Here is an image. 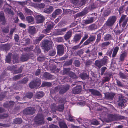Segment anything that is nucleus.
Masks as SVG:
<instances>
[{
	"mask_svg": "<svg viewBox=\"0 0 128 128\" xmlns=\"http://www.w3.org/2000/svg\"><path fill=\"white\" fill-rule=\"evenodd\" d=\"M96 8L94 3H92L89 6L86 7L82 11L78 14L77 15L78 16H84L91 10Z\"/></svg>",
	"mask_w": 128,
	"mask_h": 128,
	"instance_id": "obj_1",
	"label": "nucleus"
},
{
	"mask_svg": "<svg viewBox=\"0 0 128 128\" xmlns=\"http://www.w3.org/2000/svg\"><path fill=\"white\" fill-rule=\"evenodd\" d=\"M117 19L116 16H110L108 18L105 24V25L108 27L113 26Z\"/></svg>",
	"mask_w": 128,
	"mask_h": 128,
	"instance_id": "obj_2",
	"label": "nucleus"
},
{
	"mask_svg": "<svg viewBox=\"0 0 128 128\" xmlns=\"http://www.w3.org/2000/svg\"><path fill=\"white\" fill-rule=\"evenodd\" d=\"M108 58L106 56H105L100 60H97L95 62V65L99 68L102 66L105 65L107 63Z\"/></svg>",
	"mask_w": 128,
	"mask_h": 128,
	"instance_id": "obj_3",
	"label": "nucleus"
},
{
	"mask_svg": "<svg viewBox=\"0 0 128 128\" xmlns=\"http://www.w3.org/2000/svg\"><path fill=\"white\" fill-rule=\"evenodd\" d=\"M124 116H121L119 114L113 115L110 114L108 116V118L109 121L108 122L114 120H122L124 119Z\"/></svg>",
	"mask_w": 128,
	"mask_h": 128,
	"instance_id": "obj_4",
	"label": "nucleus"
},
{
	"mask_svg": "<svg viewBox=\"0 0 128 128\" xmlns=\"http://www.w3.org/2000/svg\"><path fill=\"white\" fill-rule=\"evenodd\" d=\"M52 43V41L46 40L42 42V46L46 51H48L51 48Z\"/></svg>",
	"mask_w": 128,
	"mask_h": 128,
	"instance_id": "obj_5",
	"label": "nucleus"
},
{
	"mask_svg": "<svg viewBox=\"0 0 128 128\" xmlns=\"http://www.w3.org/2000/svg\"><path fill=\"white\" fill-rule=\"evenodd\" d=\"M36 122L38 125L44 124V118L42 114H38L35 117Z\"/></svg>",
	"mask_w": 128,
	"mask_h": 128,
	"instance_id": "obj_6",
	"label": "nucleus"
},
{
	"mask_svg": "<svg viewBox=\"0 0 128 128\" xmlns=\"http://www.w3.org/2000/svg\"><path fill=\"white\" fill-rule=\"evenodd\" d=\"M36 111L35 108L33 107H28L24 110L23 113L24 114L31 116L34 114Z\"/></svg>",
	"mask_w": 128,
	"mask_h": 128,
	"instance_id": "obj_7",
	"label": "nucleus"
},
{
	"mask_svg": "<svg viewBox=\"0 0 128 128\" xmlns=\"http://www.w3.org/2000/svg\"><path fill=\"white\" fill-rule=\"evenodd\" d=\"M41 83L40 80L39 78H36L30 82L29 86L31 88H34L38 87L40 85Z\"/></svg>",
	"mask_w": 128,
	"mask_h": 128,
	"instance_id": "obj_8",
	"label": "nucleus"
},
{
	"mask_svg": "<svg viewBox=\"0 0 128 128\" xmlns=\"http://www.w3.org/2000/svg\"><path fill=\"white\" fill-rule=\"evenodd\" d=\"M97 19V17L95 16H92L89 18L88 19L84 20L83 22V24L86 25L93 23Z\"/></svg>",
	"mask_w": 128,
	"mask_h": 128,
	"instance_id": "obj_9",
	"label": "nucleus"
},
{
	"mask_svg": "<svg viewBox=\"0 0 128 128\" xmlns=\"http://www.w3.org/2000/svg\"><path fill=\"white\" fill-rule=\"evenodd\" d=\"M70 88V86L68 84L60 86L59 94H63L69 90Z\"/></svg>",
	"mask_w": 128,
	"mask_h": 128,
	"instance_id": "obj_10",
	"label": "nucleus"
},
{
	"mask_svg": "<svg viewBox=\"0 0 128 128\" xmlns=\"http://www.w3.org/2000/svg\"><path fill=\"white\" fill-rule=\"evenodd\" d=\"M104 75L105 76L103 77L102 82V83L103 84L109 81L111 77L112 76V74L111 73L108 72L105 73Z\"/></svg>",
	"mask_w": 128,
	"mask_h": 128,
	"instance_id": "obj_11",
	"label": "nucleus"
},
{
	"mask_svg": "<svg viewBox=\"0 0 128 128\" xmlns=\"http://www.w3.org/2000/svg\"><path fill=\"white\" fill-rule=\"evenodd\" d=\"M126 100L125 99L124 96L122 95H120L118 97V100L117 101L119 106L122 107L124 106V104Z\"/></svg>",
	"mask_w": 128,
	"mask_h": 128,
	"instance_id": "obj_12",
	"label": "nucleus"
},
{
	"mask_svg": "<svg viewBox=\"0 0 128 128\" xmlns=\"http://www.w3.org/2000/svg\"><path fill=\"white\" fill-rule=\"evenodd\" d=\"M36 22L38 24L42 23L45 20V18L42 15L40 14L37 15L36 17Z\"/></svg>",
	"mask_w": 128,
	"mask_h": 128,
	"instance_id": "obj_13",
	"label": "nucleus"
},
{
	"mask_svg": "<svg viewBox=\"0 0 128 128\" xmlns=\"http://www.w3.org/2000/svg\"><path fill=\"white\" fill-rule=\"evenodd\" d=\"M58 54L61 56L63 54L64 51V48L62 45H59L57 47Z\"/></svg>",
	"mask_w": 128,
	"mask_h": 128,
	"instance_id": "obj_14",
	"label": "nucleus"
},
{
	"mask_svg": "<svg viewBox=\"0 0 128 128\" xmlns=\"http://www.w3.org/2000/svg\"><path fill=\"white\" fill-rule=\"evenodd\" d=\"M115 94L113 93H104L105 98L110 100H112L115 96Z\"/></svg>",
	"mask_w": 128,
	"mask_h": 128,
	"instance_id": "obj_15",
	"label": "nucleus"
},
{
	"mask_svg": "<svg viewBox=\"0 0 128 128\" xmlns=\"http://www.w3.org/2000/svg\"><path fill=\"white\" fill-rule=\"evenodd\" d=\"M82 91V87L80 85H78L74 88L72 89V93L76 94L80 93Z\"/></svg>",
	"mask_w": 128,
	"mask_h": 128,
	"instance_id": "obj_16",
	"label": "nucleus"
},
{
	"mask_svg": "<svg viewBox=\"0 0 128 128\" xmlns=\"http://www.w3.org/2000/svg\"><path fill=\"white\" fill-rule=\"evenodd\" d=\"M96 39L95 36H90L88 38L83 44L84 46H86L89 44L90 42L95 40Z\"/></svg>",
	"mask_w": 128,
	"mask_h": 128,
	"instance_id": "obj_17",
	"label": "nucleus"
},
{
	"mask_svg": "<svg viewBox=\"0 0 128 128\" xmlns=\"http://www.w3.org/2000/svg\"><path fill=\"white\" fill-rule=\"evenodd\" d=\"M89 92L94 96H100L101 95L100 93L98 91L94 89H89L88 90Z\"/></svg>",
	"mask_w": 128,
	"mask_h": 128,
	"instance_id": "obj_18",
	"label": "nucleus"
},
{
	"mask_svg": "<svg viewBox=\"0 0 128 128\" xmlns=\"http://www.w3.org/2000/svg\"><path fill=\"white\" fill-rule=\"evenodd\" d=\"M72 34V32L71 30H70L65 34L64 38L66 40H68L71 37Z\"/></svg>",
	"mask_w": 128,
	"mask_h": 128,
	"instance_id": "obj_19",
	"label": "nucleus"
},
{
	"mask_svg": "<svg viewBox=\"0 0 128 128\" xmlns=\"http://www.w3.org/2000/svg\"><path fill=\"white\" fill-rule=\"evenodd\" d=\"M62 12V10L60 9L57 8L56 10L52 13V16L53 18H55L56 15L61 14Z\"/></svg>",
	"mask_w": 128,
	"mask_h": 128,
	"instance_id": "obj_20",
	"label": "nucleus"
},
{
	"mask_svg": "<svg viewBox=\"0 0 128 128\" xmlns=\"http://www.w3.org/2000/svg\"><path fill=\"white\" fill-rule=\"evenodd\" d=\"M53 7L52 6H49L48 7L44 9L43 12L47 14H50L53 10Z\"/></svg>",
	"mask_w": 128,
	"mask_h": 128,
	"instance_id": "obj_21",
	"label": "nucleus"
},
{
	"mask_svg": "<svg viewBox=\"0 0 128 128\" xmlns=\"http://www.w3.org/2000/svg\"><path fill=\"white\" fill-rule=\"evenodd\" d=\"M12 59L14 63H18L20 61V58L18 55L17 54L12 55Z\"/></svg>",
	"mask_w": 128,
	"mask_h": 128,
	"instance_id": "obj_22",
	"label": "nucleus"
},
{
	"mask_svg": "<svg viewBox=\"0 0 128 128\" xmlns=\"http://www.w3.org/2000/svg\"><path fill=\"white\" fill-rule=\"evenodd\" d=\"M58 124L60 128H68L65 121L64 120L60 121Z\"/></svg>",
	"mask_w": 128,
	"mask_h": 128,
	"instance_id": "obj_23",
	"label": "nucleus"
},
{
	"mask_svg": "<svg viewBox=\"0 0 128 128\" xmlns=\"http://www.w3.org/2000/svg\"><path fill=\"white\" fill-rule=\"evenodd\" d=\"M80 76L83 80H85L88 79L89 78V74L85 72L81 73L80 75Z\"/></svg>",
	"mask_w": 128,
	"mask_h": 128,
	"instance_id": "obj_24",
	"label": "nucleus"
},
{
	"mask_svg": "<svg viewBox=\"0 0 128 128\" xmlns=\"http://www.w3.org/2000/svg\"><path fill=\"white\" fill-rule=\"evenodd\" d=\"M81 35L80 34H76L73 38V42H76L78 41L81 38Z\"/></svg>",
	"mask_w": 128,
	"mask_h": 128,
	"instance_id": "obj_25",
	"label": "nucleus"
},
{
	"mask_svg": "<svg viewBox=\"0 0 128 128\" xmlns=\"http://www.w3.org/2000/svg\"><path fill=\"white\" fill-rule=\"evenodd\" d=\"M12 53H8L6 56L5 61L6 62L8 63H10L11 61Z\"/></svg>",
	"mask_w": 128,
	"mask_h": 128,
	"instance_id": "obj_26",
	"label": "nucleus"
},
{
	"mask_svg": "<svg viewBox=\"0 0 128 128\" xmlns=\"http://www.w3.org/2000/svg\"><path fill=\"white\" fill-rule=\"evenodd\" d=\"M43 76L46 79L50 80L52 79V76L50 74L47 72H45L43 74Z\"/></svg>",
	"mask_w": 128,
	"mask_h": 128,
	"instance_id": "obj_27",
	"label": "nucleus"
},
{
	"mask_svg": "<svg viewBox=\"0 0 128 128\" xmlns=\"http://www.w3.org/2000/svg\"><path fill=\"white\" fill-rule=\"evenodd\" d=\"M54 109L58 111H62L64 109V106L63 104H59L58 106L55 107Z\"/></svg>",
	"mask_w": 128,
	"mask_h": 128,
	"instance_id": "obj_28",
	"label": "nucleus"
},
{
	"mask_svg": "<svg viewBox=\"0 0 128 128\" xmlns=\"http://www.w3.org/2000/svg\"><path fill=\"white\" fill-rule=\"evenodd\" d=\"M35 28L34 26H30L28 30V32L29 33L31 34H33L35 33Z\"/></svg>",
	"mask_w": 128,
	"mask_h": 128,
	"instance_id": "obj_29",
	"label": "nucleus"
},
{
	"mask_svg": "<svg viewBox=\"0 0 128 128\" xmlns=\"http://www.w3.org/2000/svg\"><path fill=\"white\" fill-rule=\"evenodd\" d=\"M28 80V79L27 78H25L20 81L17 82L18 84H25L26 83Z\"/></svg>",
	"mask_w": 128,
	"mask_h": 128,
	"instance_id": "obj_30",
	"label": "nucleus"
},
{
	"mask_svg": "<svg viewBox=\"0 0 128 128\" xmlns=\"http://www.w3.org/2000/svg\"><path fill=\"white\" fill-rule=\"evenodd\" d=\"M29 58V57L28 55H23L20 58V60L22 62L27 61Z\"/></svg>",
	"mask_w": 128,
	"mask_h": 128,
	"instance_id": "obj_31",
	"label": "nucleus"
},
{
	"mask_svg": "<svg viewBox=\"0 0 128 128\" xmlns=\"http://www.w3.org/2000/svg\"><path fill=\"white\" fill-rule=\"evenodd\" d=\"M44 95V94L42 92H38L36 94V97L38 98H40Z\"/></svg>",
	"mask_w": 128,
	"mask_h": 128,
	"instance_id": "obj_32",
	"label": "nucleus"
},
{
	"mask_svg": "<svg viewBox=\"0 0 128 128\" xmlns=\"http://www.w3.org/2000/svg\"><path fill=\"white\" fill-rule=\"evenodd\" d=\"M88 2V0H80L78 3V6H81L84 5L85 4Z\"/></svg>",
	"mask_w": 128,
	"mask_h": 128,
	"instance_id": "obj_33",
	"label": "nucleus"
},
{
	"mask_svg": "<svg viewBox=\"0 0 128 128\" xmlns=\"http://www.w3.org/2000/svg\"><path fill=\"white\" fill-rule=\"evenodd\" d=\"M102 36V34L99 33L97 35V38L96 39L94 45H97L98 43L100 41Z\"/></svg>",
	"mask_w": 128,
	"mask_h": 128,
	"instance_id": "obj_34",
	"label": "nucleus"
},
{
	"mask_svg": "<svg viewBox=\"0 0 128 128\" xmlns=\"http://www.w3.org/2000/svg\"><path fill=\"white\" fill-rule=\"evenodd\" d=\"M22 74H19L17 75H16L12 78V80L16 81L20 78L22 76Z\"/></svg>",
	"mask_w": 128,
	"mask_h": 128,
	"instance_id": "obj_35",
	"label": "nucleus"
},
{
	"mask_svg": "<svg viewBox=\"0 0 128 128\" xmlns=\"http://www.w3.org/2000/svg\"><path fill=\"white\" fill-rule=\"evenodd\" d=\"M26 20L28 23H31L33 22L34 20V18L31 16H27L26 18Z\"/></svg>",
	"mask_w": 128,
	"mask_h": 128,
	"instance_id": "obj_36",
	"label": "nucleus"
},
{
	"mask_svg": "<svg viewBox=\"0 0 128 128\" xmlns=\"http://www.w3.org/2000/svg\"><path fill=\"white\" fill-rule=\"evenodd\" d=\"M127 54L126 52H124L121 54L120 58V59L121 61L122 62L124 60V58L126 57Z\"/></svg>",
	"mask_w": 128,
	"mask_h": 128,
	"instance_id": "obj_37",
	"label": "nucleus"
},
{
	"mask_svg": "<svg viewBox=\"0 0 128 128\" xmlns=\"http://www.w3.org/2000/svg\"><path fill=\"white\" fill-rule=\"evenodd\" d=\"M4 12L6 14H11L12 15H14V13L12 10H11V9L9 8H6L4 9Z\"/></svg>",
	"mask_w": 128,
	"mask_h": 128,
	"instance_id": "obj_38",
	"label": "nucleus"
},
{
	"mask_svg": "<svg viewBox=\"0 0 128 128\" xmlns=\"http://www.w3.org/2000/svg\"><path fill=\"white\" fill-rule=\"evenodd\" d=\"M22 122V119L20 118H16L14 120V122L16 124H20Z\"/></svg>",
	"mask_w": 128,
	"mask_h": 128,
	"instance_id": "obj_39",
	"label": "nucleus"
},
{
	"mask_svg": "<svg viewBox=\"0 0 128 128\" xmlns=\"http://www.w3.org/2000/svg\"><path fill=\"white\" fill-rule=\"evenodd\" d=\"M112 36L110 34H108L104 36V41H107L112 40Z\"/></svg>",
	"mask_w": 128,
	"mask_h": 128,
	"instance_id": "obj_40",
	"label": "nucleus"
},
{
	"mask_svg": "<svg viewBox=\"0 0 128 128\" xmlns=\"http://www.w3.org/2000/svg\"><path fill=\"white\" fill-rule=\"evenodd\" d=\"M16 68L14 69L13 72L14 74H16L20 73L22 71V67H20L18 69H16Z\"/></svg>",
	"mask_w": 128,
	"mask_h": 128,
	"instance_id": "obj_41",
	"label": "nucleus"
},
{
	"mask_svg": "<svg viewBox=\"0 0 128 128\" xmlns=\"http://www.w3.org/2000/svg\"><path fill=\"white\" fill-rule=\"evenodd\" d=\"M118 49L119 48L118 46H116L115 48L112 55V58H114L116 56L118 50Z\"/></svg>",
	"mask_w": 128,
	"mask_h": 128,
	"instance_id": "obj_42",
	"label": "nucleus"
},
{
	"mask_svg": "<svg viewBox=\"0 0 128 128\" xmlns=\"http://www.w3.org/2000/svg\"><path fill=\"white\" fill-rule=\"evenodd\" d=\"M97 26L94 24H92L89 26L88 29L91 30H95L97 28Z\"/></svg>",
	"mask_w": 128,
	"mask_h": 128,
	"instance_id": "obj_43",
	"label": "nucleus"
},
{
	"mask_svg": "<svg viewBox=\"0 0 128 128\" xmlns=\"http://www.w3.org/2000/svg\"><path fill=\"white\" fill-rule=\"evenodd\" d=\"M52 84L50 82H43L41 86L43 87L45 86H50L52 85Z\"/></svg>",
	"mask_w": 128,
	"mask_h": 128,
	"instance_id": "obj_44",
	"label": "nucleus"
},
{
	"mask_svg": "<svg viewBox=\"0 0 128 128\" xmlns=\"http://www.w3.org/2000/svg\"><path fill=\"white\" fill-rule=\"evenodd\" d=\"M0 47L3 48L6 50H8L10 48V45L9 44L2 45Z\"/></svg>",
	"mask_w": 128,
	"mask_h": 128,
	"instance_id": "obj_45",
	"label": "nucleus"
},
{
	"mask_svg": "<svg viewBox=\"0 0 128 128\" xmlns=\"http://www.w3.org/2000/svg\"><path fill=\"white\" fill-rule=\"evenodd\" d=\"M69 76L71 78L74 79H77L78 78V76H76L75 74L72 72H70Z\"/></svg>",
	"mask_w": 128,
	"mask_h": 128,
	"instance_id": "obj_46",
	"label": "nucleus"
},
{
	"mask_svg": "<svg viewBox=\"0 0 128 128\" xmlns=\"http://www.w3.org/2000/svg\"><path fill=\"white\" fill-rule=\"evenodd\" d=\"M44 35L43 34H41L36 39L35 41L36 42V44L38 43L40 41H41L42 39L44 37Z\"/></svg>",
	"mask_w": 128,
	"mask_h": 128,
	"instance_id": "obj_47",
	"label": "nucleus"
},
{
	"mask_svg": "<svg viewBox=\"0 0 128 128\" xmlns=\"http://www.w3.org/2000/svg\"><path fill=\"white\" fill-rule=\"evenodd\" d=\"M49 55L50 56H54L56 54V51L55 50H50L49 52Z\"/></svg>",
	"mask_w": 128,
	"mask_h": 128,
	"instance_id": "obj_48",
	"label": "nucleus"
},
{
	"mask_svg": "<svg viewBox=\"0 0 128 128\" xmlns=\"http://www.w3.org/2000/svg\"><path fill=\"white\" fill-rule=\"evenodd\" d=\"M73 61L72 59L68 60L66 61L64 64V65L65 66H68L71 65Z\"/></svg>",
	"mask_w": 128,
	"mask_h": 128,
	"instance_id": "obj_49",
	"label": "nucleus"
},
{
	"mask_svg": "<svg viewBox=\"0 0 128 128\" xmlns=\"http://www.w3.org/2000/svg\"><path fill=\"white\" fill-rule=\"evenodd\" d=\"M30 40L29 38L24 39L23 40L22 42L24 43V44H30Z\"/></svg>",
	"mask_w": 128,
	"mask_h": 128,
	"instance_id": "obj_50",
	"label": "nucleus"
},
{
	"mask_svg": "<svg viewBox=\"0 0 128 128\" xmlns=\"http://www.w3.org/2000/svg\"><path fill=\"white\" fill-rule=\"evenodd\" d=\"M110 13V11L107 10H104L102 14V15L104 17H106L108 16Z\"/></svg>",
	"mask_w": 128,
	"mask_h": 128,
	"instance_id": "obj_51",
	"label": "nucleus"
},
{
	"mask_svg": "<svg viewBox=\"0 0 128 128\" xmlns=\"http://www.w3.org/2000/svg\"><path fill=\"white\" fill-rule=\"evenodd\" d=\"M126 16L125 15H122L119 21V23L120 24H121L122 22L124 21L125 20H126Z\"/></svg>",
	"mask_w": 128,
	"mask_h": 128,
	"instance_id": "obj_52",
	"label": "nucleus"
},
{
	"mask_svg": "<svg viewBox=\"0 0 128 128\" xmlns=\"http://www.w3.org/2000/svg\"><path fill=\"white\" fill-rule=\"evenodd\" d=\"M116 82L117 84L116 85L118 86L122 87H123L124 86V85L120 81L117 79H116Z\"/></svg>",
	"mask_w": 128,
	"mask_h": 128,
	"instance_id": "obj_53",
	"label": "nucleus"
},
{
	"mask_svg": "<svg viewBox=\"0 0 128 128\" xmlns=\"http://www.w3.org/2000/svg\"><path fill=\"white\" fill-rule=\"evenodd\" d=\"M33 94L31 92H28L26 94V97L29 98H31L33 96Z\"/></svg>",
	"mask_w": 128,
	"mask_h": 128,
	"instance_id": "obj_54",
	"label": "nucleus"
},
{
	"mask_svg": "<svg viewBox=\"0 0 128 128\" xmlns=\"http://www.w3.org/2000/svg\"><path fill=\"white\" fill-rule=\"evenodd\" d=\"M92 124L95 125H97L99 124L98 121L96 119L93 120L91 122Z\"/></svg>",
	"mask_w": 128,
	"mask_h": 128,
	"instance_id": "obj_55",
	"label": "nucleus"
},
{
	"mask_svg": "<svg viewBox=\"0 0 128 128\" xmlns=\"http://www.w3.org/2000/svg\"><path fill=\"white\" fill-rule=\"evenodd\" d=\"M54 24L53 23H51L48 25L46 28L50 31L52 28L54 26Z\"/></svg>",
	"mask_w": 128,
	"mask_h": 128,
	"instance_id": "obj_56",
	"label": "nucleus"
},
{
	"mask_svg": "<svg viewBox=\"0 0 128 128\" xmlns=\"http://www.w3.org/2000/svg\"><path fill=\"white\" fill-rule=\"evenodd\" d=\"M6 23L5 18L0 19V23L3 25L5 24Z\"/></svg>",
	"mask_w": 128,
	"mask_h": 128,
	"instance_id": "obj_57",
	"label": "nucleus"
},
{
	"mask_svg": "<svg viewBox=\"0 0 128 128\" xmlns=\"http://www.w3.org/2000/svg\"><path fill=\"white\" fill-rule=\"evenodd\" d=\"M70 68H64L63 70V74H69L70 72Z\"/></svg>",
	"mask_w": 128,
	"mask_h": 128,
	"instance_id": "obj_58",
	"label": "nucleus"
},
{
	"mask_svg": "<svg viewBox=\"0 0 128 128\" xmlns=\"http://www.w3.org/2000/svg\"><path fill=\"white\" fill-rule=\"evenodd\" d=\"M88 38V35L87 34H85L83 38H82V40L81 41V42H80L79 44L80 45L83 42L84 40H86Z\"/></svg>",
	"mask_w": 128,
	"mask_h": 128,
	"instance_id": "obj_59",
	"label": "nucleus"
},
{
	"mask_svg": "<svg viewBox=\"0 0 128 128\" xmlns=\"http://www.w3.org/2000/svg\"><path fill=\"white\" fill-rule=\"evenodd\" d=\"M107 69L106 68V67L104 66L101 68L100 69L101 75H102L104 72L105 70Z\"/></svg>",
	"mask_w": 128,
	"mask_h": 128,
	"instance_id": "obj_60",
	"label": "nucleus"
},
{
	"mask_svg": "<svg viewBox=\"0 0 128 128\" xmlns=\"http://www.w3.org/2000/svg\"><path fill=\"white\" fill-rule=\"evenodd\" d=\"M74 64L77 67H79L80 64V61L78 60H76L74 61Z\"/></svg>",
	"mask_w": 128,
	"mask_h": 128,
	"instance_id": "obj_61",
	"label": "nucleus"
},
{
	"mask_svg": "<svg viewBox=\"0 0 128 128\" xmlns=\"http://www.w3.org/2000/svg\"><path fill=\"white\" fill-rule=\"evenodd\" d=\"M54 34L55 35H58L62 34L60 29L57 30L54 32Z\"/></svg>",
	"mask_w": 128,
	"mask_h": 128,
	"instance_id": "obj_62",
	"label": "nucleus"
},
{
	"mask_svg": "<svg viewBox=\"0 0 128 128\" xmlns=\"http://www.w3.org/2000/svg\"><path fill=\"white\" fill-rule=\"evenodd\" d=\"M45 59V57L43 56H39L38 57L37 60L39 62L43 61Z\"/></svg>",
	"mask_w": 128,
	"mask_h": 128,
	"instance_id": "obj_63",
	"label": "nucleus"
},
{
	"mask_svg": "<svg viewBox=\"0 0 128 128\" xmlns=\"http://www.w3.org/2000/svg\"><path fill=\"white\" fill-rule=\"evenodd\" d=\"M2 32L5 33H7L9 32L8 28V27H4L2 30Z\"/></svg>",
	"mask_w": 128,
	"mask_h": 128,
	"instance_id": "obj_64",
	"label": "nucleus"
}]
</instances>
